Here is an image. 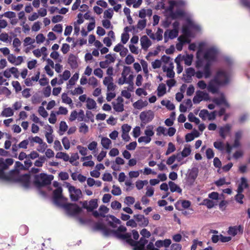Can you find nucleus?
<instances>
[{
	"label": "nucleus",
	"instance_id": "20",
	"mask_svg": "<svg viewBox=\"0 0 250 250\" xmlns=\"http://www.w3.org/2000/svg\"><path fill=\"white\" fill-rule=\"evenodd\" d=\"M147 243V240L145 238L141 237L139 241H135L133 240L131 237L130 238L128 239L127 244L130 245H133L134 244H138V245H142V246L145 247V245Z\"/></svg>",
	"mask_w": 250,
	"mask_h": 250
},
{
	"label": "nucleus",
	"instance_id": "16",
	"mask_svg": "<svg viewBox=\"0 0 250 250\" xmlns=\"http://www.w3.org/2000/svg\"><path fill=\"white\" fill-rule=\"evenodd\" d=\"M228 232L229 234L233 236H235L238 233L242 234L243 232V227L241 225L230 227H229Z\"/></svg>",
	"mask_w": 250,
	"mask_h": 250
},
{
	"label": "nucleus",
	"instance_id": "19",
	"mask_svg": "<svg viewBox=\"0 0 250 250\" xmlns=\"http://www.w3.org/2000/svg\"><path fill=\"white\" fill-rule=\"evenodd\" d=\"M210 67L211 63L209 62H207L204 67L203 74L204 77L206 79L209 78L211 75Z\"/></svg>",
	"mask_w": 250,
	"mask_h": 250
},
{
	"label": "nucleus",
	"instance_id": "11",
	"mask_svg": "<svg viewBox=\"0 0 250 250\" xmlns=\"http://www.w3.org/2000/svg\"><path fill=\"white\" fill-rule=\"evenodd\" d=\"M16 183H20L25 188H28L30 184V176L29 174H25L19 176Z\"/></svg>",
	"mask_w": 250,
	"mask_h": 250
},
{
	"label": "nucleus",
	"instance_id": "22",
	"mask_svg": "<svg viewBox=\"0 0 250 250\" xmlns=\"http://www.w3.org/2000/svg\"><path fill=\"white\" fill-rule=\"evenodd\" d=\"M109 217L111 219V221L108 222V224L113 228L117 227V224H120L121 223V221L113 215H109Z\"/></svg>",
	"mask_w": 250,
	"mask_h": 250
},
{
	"label": "nucleus",
	"instance_id": "7",
	"mask_svg": "<svg viewBox=\"0 0 250 250\" xmlns=\"http://www.w3.org/2000/svg\"><path fill=\"white\" fill-rule=\"evenodd\" d=\"M153 126L152 125H148L146 127V129L145 130V134L146 136H141L138 138V141L139 143H145V144H148L151 140V137L154 134V132L153 130Z\"/></svg>",
	"mask_w": 250,
	"mask_h": 250
},
{
	"label": "nucleus",
	"instance_id": "56",
	"mask_svg": "<svg viewBox=\"0 0 250 250\" xmlns=\"http://www.w3.org/2000/svg\"><path fill=\"white\" fill-rule=\"evenodd\" d=\"M191 153L190 147H185L181 152V155L183 157H188Z\"/></svg>",
	"mask_w": 250,
	"mask_h": 250
},
{
	"label": "nucleus",
	"instance_id": "47",
	"mask_svg": "<svg viewBox=\"0 0 250 250\" xmlns=\"http://www.w3.org/2000/svg\"><path fill=\"white\" fill-rule=\"evenodd\" d=\"M163 30L160 28H159L156 32L155 35V39H156L158 41H161L163 39Z\"/></svg>",
	"mask_w": 250,
	"mask_h": 250
},
{
	"label": "nucleus",
	"instance_id": "45",
	"mask_svg": "<svg viewBox=\"0 0 250 250\" xmlns=\"http://www.w3.org/2000/svg\"><path fill=\"white\" fill-rule=\"evenodd\" d=\"M28 140L30 141L31 143L35 142L39 144H42V140L38 136H36L34 137H29Z\"/></svg>",
	"mask_w": 250,
	"mask_h": 250
},
{
	"label": "nucleus",
	"instance_id": "30",
	"mask_svg": "<svg viewBox=\"0 0 250 250\" xmlns=\"http://www.w3.org/2000/svg\"><path fill=\"white\" fill-rule=\"evenodd\" d=\"M68 126L64 121H61L60 124V135H62L63 133L67 130Z\"/></svg>",
	"mask_w": 250,
	"mask_h": 250
},
{
	"label": "nucleus",
	"instance_id": "61",
	"mask_svg": "<svg viewBox=\"0 0 250 250\" xmlns=\"http://www.w3.org/2000/svg\"><path fill=\"white\" fill-rule=\"evenodd\" d=\"M114 230L110 229L107 228L106 226L104 227L103 232L105 236H109L111 234L114 235Z\"/></svg>",
	"mask_w": 250,
	"mask_h": 250
},
{
	"label": "nucleus",
	"instance_id": "52",
	"mask_svg": "<svg viewBox=\"0 0 250 250\" xmlns=\"http://www.w3.org/2000/svg\"><path fill=\"white\" fill-rule=\"evenodd\" d=\"M146 19L139 20L137 24V28L142 30L146 26Z\"/></svg>",
	"mask_w": 250,
	"mask_h": 250
},
{
	"label": "nucleus",
	"instance_id": "36",
	"mask_svg": "<svg viewBox=\"0 0 250 250\" xmlns=\"http://www.w3.org/2000/svg\"><path fill=\"white\" fill-rule=\"evenodd\" d=\"M188 119L190 122H194L197 125L200 123V120L195 117L192 112L189 113Z\"/></svg>",
	"mask_w": 250,
	"mask_h": 250
},
{
	"label": "nucleus",
	"instance_id": "58",
	"mask_svg": "<svg viewBox=\"0 0 250 250\" xmlns=\"http://www.w3.org/2000/svg\"><path fill=\"white\" fill-rule=\"evenodd\" d=\"M135 61L133 56L130 54L127 55L125 59V62L127 64H131Z\"/></svg>",
	"mask_w": 250,
	"mask_h": 250
},
{
	"label": "nucleus",
	"instance_id": "12",
	"mask_svg": "<svg viewBox=\"0 0 250 250\" xmlns=\"http://www.w3.org/2000/svg\"><path fill=\"white\" fill-rule=\"evenodd\" d=\"M133 217L140 226L146 227L148 224V218L145 217L143 215L136 214L134 215Z\"/></svg>",
	"mask_w": 250,
	"mask_h": 250
},
{
	"label": "nucleus",
	"instance_id": "38",
	"mask_svg": "<svg viewBox=\"0 0 250 250\" xmlns=\"http://www.w3.org/2000/svg\"><path fill=\"white\" fill-rule=\"evenodd\" d=\"M62 101L63 103L67 104H71L72 103V101L71 99L67 96V94L66 93H63L62 95Z\"/></svg>",
	"mask_w": 250,
	"mask_h": 250
},
{
	"label": "nucleus",
	"instance_id": "26",
	"mask_svg": "<svg viewBox=\"0 0 250 250\" xmlns=\"http://www.w3.org/2000/svg\"><path fill=\"white\" fill-rule=\"evenodd\" d=\"M97 199H92L89 202L88 211H92L98 207Z\"/></svg>",
	"mask_w": 250,
	"mask_h": 250
},
{
	"label": "nucleus",
	"instance_id": "41",
	"mask_svg": "<svg viewBox=\"0 0 250 250\" xmlns=\"http://www.w3.org/2000/svg\"><path fill=\"white\" fill-rule=\"evenodd\" d=\"M131 72V69L129 66H125L123 70L121 73V76L123 77L126 78Z\"/></svg>",
	"mask_w": 250,
	"mask_h": 250
},
{
	"label": "nucleus",
	"instance_id": "46",
	"mask_svg": "<svg viewBox=\"0 0 250 250\" xmlns=\"http://www.w3.org/2000/svg\"><path fill=\"white\" fill-rule=\"evenodd\" d=\"M88 131V127L84 123L81 124V126L79 127V132L83 134H86Z\"/></svg>",
	"mask_w": 250,
	"mask_h": 250
},
{
	"label": "nucleus",
	"instance_id": "3",
	"mask_svg": "<svg viewBox=\"0 0 250 250\" xmlns=\"http://www.w3.org/2000/svg\"><path fill=\"white\" fill-rule=\"evenodd\" d=\"M19 176V169H13L9 171L8 174H6L2 169H0V179L12 183H16Z\"/></svg>",
	"mask_w": 250,
	"mask_h": 250
},
{
	"label": "nucleus",
	"instance_id": "55",
	"mask_svg": "<svg viewBox=\"0 0 250 250\" xmlns=\"http://www.w3.org/2000/svg\"><path fill=\"white\" fill-rule=\"evenodd\" d=\"M202 101L201 96H200L199 92L197 91L196 93V95L194 96L193 99V102L195 104H199Z\"/></svg>",
	"mask_w": 250,
	"mask_h": 250
},
{
	"label": "nucleus",
	"instance_id": "33",
	"mask_svg": "<svg viewBox=\"0 0 250 250\" xmlns=\"http://www.w3.org/2000/svg\"><path fill=\"white\" fill-rule=\"evenodd\" d=\"M176 150V148L173 144L171 142H169L168 144V147L165 153L166 155H168L169 154L173 152Z\"/></svg>",
	"mask_w": 250,
	"mask_h": 250
},
{
	"label": "nucleus",
	"instance_id": "43",
	"mask_svg": "<svg viewBox=\"0 0 250 250\" xmlns=\"http://www.w3.org/2000/svg\"><path fill=\"white\" fill-rule=\"evenodd\" d=\"M213 146L215 148L220 151L224 149V145L222 142L216 141L214 142Z\"/></svg>",
	"mask_w": 250,
	"mask_h": 250
},
{
	"label": "nucleus",
	"instance_id": "25",
	"mask_svg": "<svg viewBox=\"0 0 250 250\" xmlns=\"http://www.w3.org/2000/svg\"><path fill=\"white\" fill-rule=\"evenodd\" d=\"M13 114L14 112L10 107L5 108L1 113V115L4 117H10Z\"/></svg>",
	"mask_w": 250,
	"mask_h": 250
},
{
	"label": "nucleus",
	"instance_id": "5",
	"mask_svg": "<svg viewBox=\"0 0 250 250\" xmlns=\"http://www.w3.org/2000/svg\"><path fill=\"white\" fill-rule=\"evenodd\" d=\"M126 228L125 227L123 226H120L119 227H118L117 229L114 230V236L118 239L125 240L127 243L128 239L130 238L131 235L129 233H126L125 234L122 233V232H124L126 231Z\"/></svg>",
	"mask_w": 250,
	"mask_h": 250
},
{
	"label": "nucleus",
	"instance_id": "59",
	"mask_svg": "<svg viewBox=\"0 0 250 250\" xmlns=\"http://www.w3.org/2000/svg\"><path fill=\"white\" fill-rule=\"evenodd\" d=\"M206 156L208 159H211L214 157V153L212 149L208 148L206 150Z\"/></svg>",
	"mask_w": 250,
	"mask_h": 250
},
{
	"label": "nucleus",
	"instance_id": "63",
	"mask_svg": "<svg viewBox=\"0 0 250 250\" xmlns=\"http://www.w3.org/2000/svg\"><path fill=\"white\" fill-rule=\"evenodd\" d=\"M133 79L134 76L132 74H130L129 75L128 77H126V82L125 83H127L129 85V86H133Z\"/></svg>",
	"mask_w": 250,
	"mask_h": 250
},
{
	"label": "nucleus",
	"instance_id": "18",
	"mask_svg": "<svg viewBox=\"0 0 250 250\" xmlns=\"http://www.w3.org/2000/svg\"><path fill=\"white\" fill-rule=\"evenodd\" d=\"M68 63L72 69L78 67V64L77 61V57L73 54H70L68 59Z\"/></svg>",
	"mask_w": 250,
	"mask_h": 250
},
{
	"label": "nucleus",
	"instance_id": "24",
	"mask_svg": "<svg viewBox=\"0 0 250 250\" xmlns=\"http://www.w3.org/2000/svg\"><path fill=\"white\" fill-rule=\"evenodd\" d=\"M111 141L106 137H103L101 140V145L105 149H109L111 144Z\"/></svg>",
	"mask_w": 250,
	"mask_h": 250
},
{
	"label": "nucleus",
	"instance_id": "1",
	"mask_svg": "<svg viewBox=\"0 0 250 250\" xmlns=\"http://www.w3.org/2000/svg\"><path fill=\"white\" fill-rule=\"evenodd\" d=\"M221 75H224V73L221 72H217L214 78L211 80L208 85L207 89L208 92L212 94H216L219 92V87L222 85L223 82L220 81L219 77ZM226 81H224L226 82Z\"/></svg>",
	"mask_w": 250,
	"mask_h": 250
},
{
	"label": "nucleus",
	"instance_id": "62",
	"mask_svg": "<svg viewBox=\"0 0 250 250\" xmlns=\"http://www.w3.org/2000/svg\"><path fill=\"white\" fill-rule=\"evenodd\" d=\"M111 208L114 209H120L121 208V204L117 201H113L111 204Z\"/></svg>",
	"mask_w": 250,
	"mask_h": 250
},
{
	"label": "nucleus",
	"instance_id": "31",
	"mask_svg": "<svg viewBox=\"0 0 250 250\" xmlns=\"http://www.w3.org/2000/svg\"><path fill=\"white\" fill-rule=\"evenodd\" d=\"M79 79V74L77 73H75L72 77L69 80L68 84L67 85V88H70V87H69V85H73L75 84L76 81H77Z\"/></svg>",
	"mask_w": 250,
	"mask_h": 250
},
{
	"label": "nucleus",
	"instance_id": "23",
	"mask_svg": "<svg viewBox=\"0 0 250 250\" xmlns=\"http://www.w3.org/2000/svg\"><path fill=\"white\" fill-rule=\"evenodd\" d=\"M157 95L158 97H161L163 96L166 93V87L164 83H161L158 87L157 88Z\"/></svg>",
	"mask_w": 250,
	"mask_h": 250
},
{
	"label": "nucleus",
	"instance_id": "13",
	"mask_svg": "<svg viewBox=\"0 0 250 250\" xmlns=\"http://www.w3.org/2000/svg\"><path fill=\"white\" fill-rule=\"evenodd\" d=\"M103 83L107 86L108 91H113L115 89L116 85L113 83V78L112 77H104Z\"/></svg>",
	"mask_w": 250,
	"mask_h": 250
},
{
	"label": "nucleus",
	"instance_id": "27",
	"mask_svg": "<svg viewBox=\"0 0 250 250\" xmlns=\"http://www.w3.org/2000/svg\"><path fill=\"white\" fill-rule=\"evenodd\" d=\"M86 107L88 109H92L96 107V103L93 99L88 98L86 100Z\"/></svg>",
	"mask_w": 250,
	"mask_h": 250
},
{
	"label": "nucleus",
	"instance_id": "51",
	"mask_svg": "<svg viewBox=\"0 0 250 250\" xmlns=\"http://www.w3.org/2000/svg\"><path fill=\"white\" fill-rule=\"evenodd\" d=\"M77 148L82 155L85 156L87 155V149L86 147L79 145L77 146Z\"/></svg>",
	"mask_w": 250,
	"mask_h": 250
},
{
	"label": "nucleus",
	"instance_id": "64",
	"mask_svg": "<svg viewBox=\"0 0 250 250\" xmlns=\"http://www.w3.org/2000/svg\"><path fill=\"white\" fill-rule=\"evenodd\" d=\"M182 32L184 34V35L189 37L190 35V31L188 28V27L187 25L183 26L182 27Z\"/></svg>",
	"mask_w": 250,
	"mask_h": 250
},
{
	"label": "nucleus",
	"instance_id": "15",
	"mask_svg": "<svg viewBox=\"0 0 250 250\" xmlns=\"http://www.w3.org/2000/svg\"><path fill=\"white\" fill-rule=\"evenodd\" d=\"M231 128V125L230 124H226L223 126H221L219 128V133L220 137L225 139L227 135L230 133Z\"/></svg>",
	"mask_w": 250,
	"mask_h": 250
},
{
	"label": "nucleus",
	"instance_id": "54",
	"mask_svg": "<svg viewBox=\"0 0 250 250\" xmlns=\"http://www.w3.org/2000/svg\"><path fill=\"white\" fill-rule=\"evenodd\" d=\"M164 71H167V76L168 78H173L174 77L175 73L171 68H164Z\"/></svg>",
	"mask_w": 250,
	"mask_h": 250
},
{
	"label": "nucleus",
	"instance_id": "17",
	"mask_svg": "<svg viewBox=\"0 0 250 250\" xmlns=\"http://www.w3.org/2000/svg\"><path fill=\"white\" fill-rule=\"evenodd\" d=\"M140 41L142 48L144 50H147L151 45V41L146 35L142 36L141 38Z\"/></svg>",
	"mask_w": 250,
	"mask_h": 250
},
{
	"label": "nucleus",
	"instance_id": "32",
	"mask_svg": "<svg viewBox=\"0 0 250 250\" xmlns=\"http://www.w3.org/2000/svg\"><path fill=\"white\" fill-rule=\"evenodd\" d=\"M57 158L62 159L64 161L67 162L69 159V156L68 154L64 152H58L56 155Z\"/></svg>",
	"mask_w": 250,
	"mask_h": 250
},
{
	"label": "nucleus",
	"instance_id": "49",
	"mask_svg": "<svg viewBox=\"0 0 250 250\" xmlns=\"http://www.w3.org/2000/svg\"><path fill=\"white\" fill-rule=\"evenodd\" d=\"M62 143L65 149H68L70 148V142L67 137H64L62 138Z\"/></svg>",
	"mask_w": 250,
	"mask_h": 250
},
{
	"label": "nucleus",
	"instance_id": "44",
	"mask_svg": "<svg viewBox=\"0 0 250 250\" xmlns=\"http://www.w3.org/2000/svg\"><path fill=\"white\" fill-rule=\"evenodd\" d=\"M178 155L179 154H177V155L174 154L170 156L166 161L167 164L168 165H172L175 161L176 159H177Z\"/></svg>",
	"mask_w": 250,
	"mask_h": 250
},
{
	"label": "nucleus",
	"instance_id": "2",
	"mask_svg": "<svg viewBox=\"0 0 250 250\" xmlns=\"http://www.w3.org/2000/svg\"><path fill=\"white\" fill-rule=\"evenodd\" d=\"M53 178L52 175L42 173L35 175L34 184L37 187H44L50 185Z\"/></svg>",
	"mask_w": 250,
	"mask_h": 250
},
{
	"label": "nucleus",
	"instance_id": "42",
	"mask_svg": "<svg viewBox=\"0 0 250 250\" xmlns=\"http://www.w3.org/2000/svg\"><path fill=\"white\" fill-rule=\"evenodd\" d=\"M111 193L114 195L118 196L121 194L122 191L119 187H117L115 185H113V189L111 190Z\"/></svg>",
	"mask_w": 250,
	"mask_h": 250
},
{
	"label": "nucleus",
	"instance_id": "14",
	"mask_svg": "<svg viewBox=\"0 0 250 250\" xmlns=\"http://www.w3.org/2000/svg\"><path fill=\"white\" fill-rule=\"evenodd\" d=\"M178 35V30L176 29L167 30L164 33L165 42H168L169 39H173Z\"/></svg>",
	"mask_w": 250,
	"mask_h": 250
},
{
	"label": "nucleus",
	"instance_id": "53",
	"mask_svg": "<svg viewBox=\"0 0 250 250\" xmlns=\"http://www.w3.org/2000/svg\"><path fill=\"white\" fill-rule=\"evenodd\" d=\"M145 106L144 102L141 100H138L133 104L134 108L141 109Z\"/></svg>",
	"mask_w": 250,
	"mask_h": 250
},
{
	"label": "nucleus",
	"instance_id": "34",
	"mask_svg": "<svg viewBox=\"0 0 250 250\" xmlns=\"http://www.w3.org/2000/svg\"><path fill=\"white\" fill-rule=\"evenodd\" d=\"M202 205L206 206L208 208H212L214 206V202L208 199L203 200Z\"/></svg>",
	"mask_w": 250,
	"mask_h": 250
},
{
	"label": "nucleus",
	"instance_id": "48",
	"mask_svg": "<svg viewBox=\"0 0 250 250\" xmlns=\"http://www.w3.org/2000/svg\"><path fill=\"white\" fill-rule=\"evenodd\" d=\"M12 84L16 92H19L21 90V86L18 81H13Z\"/></svg>",
	"mask_w": 250,
	"mask_h": 250
},
{
	"label": "nucleus",
	"instance_id": "40",
	"mask_svg": "<svg viewBox=\"0 0 250 250\" xmlns=\"http://www.w3.org/2000/svg\"><path fill=\"white\" fill-rule=\"evenodd\" d=\"M83 88L81 86L75 88V89L74 90L70 91V94L72 95H80L83 94Z\"/></svg>",
	"mask_w": 250,
	"mask_h": 250
},
{
	"label": "nucleus",
	"instance_id": "50",
	"mask_svg": "<svg viewBox=\"0 0 250 250\" xmlns=\"http://www.w3.org/2000/svg\"><path fill=\"white\" fill-rule=\"evenodd\" d=\"M38 112L39 114L43 118H45L48 116L47 112L45 110L44 107L42 106H40L39 107Z\"/></svg>",
	"mask_w": 250,
	"mask_h": 250
},
{
	"label": "nucleus",
	"instance_id": "37",
	"mask_svg": "<svg viewBox=\"0 0 250 250\" xmlns=\"http://www.w3.org/2000/svg\"><path fill=\"white\" fill-rule=\"evenodd\" d=\"M218 72H222L224 74V75H221V76H220V77H219V78L220 81H222V82L226 81V82H223L222 83V85L227 83L229 81V79H228V76L227 73L224 71H221V70L218 71Z\"/></svg>",
	"mask_w": 250,
	"mask_h": 250
},
{
	"label": "nucleus",
	"instance_id": "8",
	"mask_svg": "<svg viewBox=\"0 0 250 250\" xmlns=\"http://www.w3.org/2000/svg\"><path fill=\"white\" fill-rule=\"evenodd\" d=\"M62 192V189L61 187L55 189L53 192V201L55 204L59 206H62V201L66 200L63 197Z\"/></svg>",
	"mask_w": 250,
	"mask_h": 250
},
{
	"label": "nucleus",
	"instance_id": "4",
	"mask_svg": "<svg viewBox=\"0 0 250 250\" xmlns=\"http://www.w3.org/2000/svg\"><path fill=\"white\" fill-rule=\"evenodd\" d=\"M62 207L65 209L68 214L71 215H76L80 213L82 209L76 204L66 203L62 204Z\"/></svg>",
	"mask_w": 250,
	"mask_h": 250
},
{
	"label": "nucleus",
	"instance_id": "6",
	"mask_svg": "<svg viewBox=\"0 0 250 250\" xmlns=\"http://www.w3.org/2000/svg\"><path fill=\"white\" fill-rule=\"evenodd\" d=\"M154 117L153 112L150 110L143 111L140 113V119L141 121V126L143 127L146 124L151 122Z\"/></svg>",
	"mask_w": 250,
	"mask_h": 250
},
{
	"label": "nucleus",
	"instance_id": "9",
	"mask_svg": "<svg viewBox=\"0 0 250 250\" xmlns=\"http://www.w3.org/2000/svg\"><path fill=\"white\" fill-rule=\"evenodd\" d=\"M68 188V190L70 192V196L71 200L72 201H77L81 197L82 195V192L80 189L76 188L74 186H67Z\"/></svg>",
	"mask_w": 250,
	"mask_h": 250
},
{
	"label": "nucleus",
	"instance_id": "39",
	"mask_svg": "<svg viewBox=\"0 0 250 250\" xmlns=\"http://www.w3.org/2000/svg\"><path fill=\"white\" fill-rule=\"evenodd\" d=\"M113 108L117 112H122L124 108V104L122 103H117L113 104Z\"/></svg>",
	"mask_w": 250,
	"mask_h": 250
},
{
	"label": "nucleus",
	"instance_id": "57",
	"mask_svg": "<svg viewBox=\"0 0 250 250\" xmlns=\"http://www.w3.org/2000/svg\"><path fill=\"white\" fill-rule=\"evenodd\" d=\"M140 234L143 236L142 237L143 238H148L151 235L150 232L146 229H142L141 231H140Z\"/></svg>",
	"mask_w": 250,
	"mask_h": 250
},
{
	"label": "nucleus",
	"instance_id": "10",
	"mask_svg": "<svg viewBox=\"0 0 250 250\" xmlns=\"http://www.w3.org/2000/svg\"><path fill=\"white\" fill-rule=\"evenodd\" d=\"M217 55V51L214 48L208 49L204 55V58L208 62L214 61L215 60Z\"/></svg>",
	"mask_w": 250,
	"mask_h": 250
},
{
	"label": "nucleus",
	"instance_id": "29",
	"mask_svg": "<svg viewBox=\"0 0 250 250\" xmlns=\"http://www.w3.org/2000/svg\"><path fill=\"white\" fill-rule=\"evenodd\" d=\"M198 170L196 168H192L191 171L189 172L188 177H189L191 179H193L195 181V179L198 176Z\"/></svg>",
	"mask_w": 250,
	"mask_h": 250
},
{
	"label": "nucleus",
	"instance_id": "35",
	"mask_svg": "<svg viewBox=\"0 0 250 250\" xmlns=\"http://www.w3.org/2000/svg\"><path fill=\"white\" fill-rule=\"evenodd\" d=\"M226 100L224 94L222 93L220 98H215L213 99V102L217 105H220L223 104Z\"/></svg>",
	"mask_w": 250,
	"mask_h": 250
},
{
	"label": "nucleus",
	"instance_id": "21",
	"mask_svg": "<svg viewBox=\"0 0 250 250\" xmlns=\"http://www.w3.org/2000/svg\"><path fill=\"white\" fill-rule=\"evenodd\" d=\"M170 190L172 192H177L179 193H182V190L177 185L172 181L168 182Z\"/></svg>",
	"mask_w": 250,
	"mask_h": 250
},
{
	"label": "nucleus",
	"instance_id": "28",
	"mask_svg": "<svg viewBox=\"0 0 250 250\" xmlns=\"http://www.w3.org/2000/svg\"><path fill=\"white\" fill-rule=\"evenodd\" d=\"M184 12L182 10H179L176 11L175 12H172L171 14V17L173 19H175L180 17H182L184 16Z\"/></svg>",
	"mask_w": 250,
	"mask_h": 250
},
{
	"label": "nucleus",
	"instance_id": "60",
	"mask_svg": "<svg viewBox=\"0 0 250 250\" xmlns=\"http://www.w3.org/2000/svg\"><path fill=\"white\" fill-rule=\"evenodd\" d=\"M188 37H187V36H186L185 35L184 36H180L179 38H178V41L182 43H185L186 42L187 43H189L190 42V40H189L188 39Z\"/></svg>",
	"mask_w": 250,
	"mask_h": 250
}]
</instances>
